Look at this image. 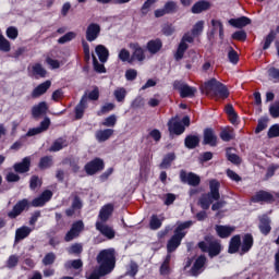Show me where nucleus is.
<instances>
[{"mask_svg":"<svg viewBox=\"0 0 279 279\" xmlns=\"http://www.w3.org/2000/svg\"><path fill=\"white\" fill-rule=\"evenodd\" d=\"M76 36H77V34H75L74 32H69L65 35H63L61 38H59L58 43H59V45H64L65 43H71V40H73Z\"/></svg>","mask_w":279,"mask_h":279,"instance_id":"51","label":"nucleus"},{"mask_svg":"<svg viewBox=\"0 0 279 279\" xmlns=\"http://www.w3.org/2000/svg\"><path fill=\"white\" fill-rule=\"evenodd\" d=\"M274 40H276V32L271 31L265 38L263 46L264 51L271 47V43H274Z\"/></svg>","mask_w":279,"mask_h":279,"instance_id":"49","label":"nucleus"},{"mask_svg":"<svg viewBox=\"0 0 279 279\" xmlns=\"http://www.w3.org/2000/svg\"><path fill=\"white\" fill-rule=\"evenodd\" d=\"M96 230H98V232H100V234H102L107 239H114V229H112V227L108 226L106 222L97 221Z\"/></svg>","mask_w":279,"mask_h":279,"instance_id":"18","label":"nucleus"},{"mask_svg":"<svg viewBox=\"0 0 279 279\" xmlns=\"http://www.w3.org/2000/svg\"><path fill=\"white\" fill-rule=\"evenodd\" d=\"M229 23L233 27H238L239 29H241L243 27H246V25H250L252 23V20L245 16H242L240 19H231Z\"/></svg>","mask_w":279,"mask_h":279,"instance_id":"32","label":"nucleus"},{"mask_svg":"<svg viewBox=\"0 0 279 279\" xmlns=\"http://www.w3.org/2000/svg\"><path fill=\"white\" fill-rule=\"evenodd\" d=\"M173 87L175 88V90H179L183 99L186 97H195V93H197V88L191 87L180 81H175Z\"/></svg>","mask_w":279,"mask_h":279,"instance_id":"9","label":"nucleus"},{"mask_svg":"<svg viewBox=\"0 0 279 279\" xmlns=\"http://www.w3.org/2000/svg\"><path fill=\"white\" fill-rule=\"evenodd\" d=\"M162 221H165V218L160 219L158 215H153L149 221L150 230H160L162 228Z\"/></svg>","mask_w":279,"mask_h":279,"instance_id":"38","label":"nucleus"},{"mask_svg":"<svg viewBox=\"0 0 279 279\" xmlns=\"http://www.w3.org/2000/svg\"><path fill=\"white\" fill-rule=\"evenodd\" d=\"M49 125H51V120L49 118H45L44 121L40 122L39 126L29 129L26 136H36L38 134H43V132H47L49 130Z\"/></svg>","mask_w":279,"mask_h":279,"instance_id":"16","label":"nucleus"},{"mask_svg":"<svg viewBox=\"0 0 279 279\" xmlns=\"http://www.w3.org/2000/svg\"><path fill=\"white\" fill-rule=\"evenodd\" d=\"M279 136V124H274L268 130V138H278Z\"/></svg>","mask_w":279,"mask_h":279,"instance_id":"60","label":"nucleus"},{"mask_svg":"<svg viewBox=\"0 0 279 279\" xmlns=\"http://www.w3.org/2000/svg\"><path fill=\"white\" fill-rule=\"evenodd\" d=\"M56 263V254L53 252H50L45 255L43 258V265L48 266V265H53Z\"/></svg>","mask_w":279,"mask_h":279,"instance_id":"55","label":"nucleus"},{"mask_svg":"<svg viewBox=\"0 0 279 279\" xmlns=\"http://www.w3.org/2000/svg\"><path fill=\"white\" fill-rule=\"evenodd\" d=\"M228 58L232 64H236L239 62V53L235 52L232 47L229 48Z\"/></svg>","mask_w":279,"mask_h":279,"instance_id":"59","label":"nucleus"},{"mask_svg":"<svg viewBox=\"0 0 279 279\" xmlns=\"http://www.w3.org/2000/svg\"><path fill=\"white\" fill-rule=\"evenodd\" d=\"M215 230H216L218 236H220V239H228V236H230V234H232V232H234L235 228L218 225V226H216Z\"/></svg>","mask_w":279,"mask_h":279,"instance_id":"26","label":"nucleus"},{"mask_svg":"<svg viewBox=\"0 0 279 279\" xmlns=\"http://www.w3.org/2000/svg\"><path fill=\"white\" fill-rule=\"evenodd\" d=\"M269 112L272 119H278L279 117V102H275L270 106Z\"/></svg>","mask_w":279,"mask_h":279,"instance_id":"62","label":"nucleus"},{"mask_svg":"<svg viewBox=\"0 0 279 279\" xmlns=\"http://www.w3.org/2000/svg\"><path fill=\"white\" fill-rule=\"evenodd\" d=\"M105 128H114L117 125V116L111 114L102 122Z\"/></svg>","mask_w":279,"mask_h":279,"instance_id":"58","label":"nucleus"},{"mask_svg":"<svg viewBox=\"0 0 279 279\" xmlns=\"http://www.w3.org/2000/svg\"><path fill=\"white\" fill-rule=\"evenodd\" d=\"M96 262L102 271L112 274L114 267H117V251L114 248L100 251L96 257Z\"/></svg>","mask_w":279,"mask_h":279,"instance_id":"3","label":"nucleus"},{"mask_svg":"<svg viewBox=\"0 0 279 279\" xmlns=\"http://www.w3.org/2000/svg\"><path fill=\"white\" fill-rule=\"evenodd\" d=\"M191 226H193V221L191 220L181 222L178 225L177 229L174 230V234L168 241V244H167V250L169 254H171L172 252H175V250L180 247V244L182 243V239L186 236V231L184 230H189Z\"/></svg>","mask_w":279,"mask_h":279,"instance_id":"5","label":"nucleus"},{"mask_svg":"<svg viewBox=\"0 0 279 279\" xmlns=\"http://www.w3.org/2000/svg\"><path fill=\"white\" fill-rule=\"evenodd\" d=\"M29 234H32V228L26 226L19 228L15 231V241H23V239H27Z\"/></svg>","mask_w":279,"mask_h":279,"instance_id":"34","label":"nucleus"},{"mask_svg":"<svg viewBox=\"0 0 279 279\" xmlns=\"http://www.w3.org/2000/svg\"><path fill=\"white\" fill-rule=\"evenodd\" d=\"M113 95L117 101L122 104V101H125V97L128 96V90H125L124 87H119L113 92Z\"/></svg>","mask_w":279,"mask_h":279,"instance_id":"42","label":"nucleus"},{"mask_svg":"<svg viewBox=\"0 0 279 279\" xmlns=\"http://www.w3.org/2000/svg\"><path fill=\"white\" fill-rule=\"evenodd\" d=\"M51 88V81H46L39 84L33 92L32 97L33 99H38V97H43L45 93H47Z\"/></svg>","mask_w":279,"mask_h":279,"instance_id":"21","label":"nucleus"},{"mask_svg":"<svg viewBox=\"0 0 279 279\" xmlns=\"http://www.w3.org/2000/svg\"><path fill=\"white\" fill-rule=\"evenodd\" d=\"M33 73L34 75H37V77H46L47 76V70L43 68V64L36 63L33 65Z\"/></svg>","mask_w":279,"mask_h":279,"instance_id":"44","label":"nucleus"},{"mask_svg":"<svg viewBox=\"0 0 279 279\" xmlns=\"http://www.w3.org/2000/svg\"><path fill=\"white\" fill-rule=\"evenodd\" d=\"M129 47L132 49V62H145V59L147 58L145 56V49H143L138 43H131Z\"/></svg>","mask_w":279,"mask_h":279,"instance_id":"11","label":"nucleus"},{"mask_svg":"<svg viewBox=\"0 0 279 279\" xmlns=\"http://www.w3.org/2000/svg\"><path fill=\"white\" fill-rule=\"evenodd\" d=\"M104 276H108V272L104 271L99 266L93 270L86 272L85 278L87 279H101Z\"/></svg>","mask_w":279,"mask_h":279,"instance_id":"33","label":"nucleus"},{"mask_svg":"<svg viewBox=\"0 0 279 279\" xmlns=\"http://www.w3.org/2000/svg\"><path fill=\"white\" fill-rule=\"evenodd\" d=\"M82 232H84V221L78 220L72 225L70 231H68L64 236V241L69 243L73 241V239H77V236H80V233Z\"/></svg>","mask_w":279,"mask_h":279,"instance_id":"10","label":"nucleus"},{"mask_svg":"<svg viewBox=\"0 0 279 279\" xmlns=\"http://www.w3.org/2000/svg\"><path fill=\"white\" fill-rule=\"evenodd\" d=\"M119 60H121V62H129V64H132V54H130L129 50L123 48L120 50L119 56H118Z\"/></svg>","mask_w":279,"mask_h":279,"instance_id":"45","label":"nucleus"},{"mask_svg":"<svg viewBox=\"0 0 279 279\" xmlns=\"http://www.w3.org/2000/svg\"><path fill=\"white\" fill-rule=\"evenodd\" d=\"M17 265H19V255H10L5 263L7 269H14Z\"/></svg>","mask_w":279,"mask_h":279,"instance_id":"48","label":"nucleus"},{"mask_svg":"<svg viewBox=\"0 0 279 279\" xmlns=\"http://www.w3.org/2000/svg\"><path fill=\"white\" fill-rule=\"evenodd\" d=\"M113 210L114 206H112V204L105 205L99 213V222L106 223V221L110 219V216L112 215Z\"/></svg>","mask_w":279,"mask_h":279,"instance_id":"25","label":"nucleus"},{"mask_svg":"<svg viewBox=\"0 0 279 279\" xmlns=\"http://www.w3.org/2000/svg\"><path fill=\"white\" fill-rule=\"evenodd\" d=\"M99 34H101V26H99V24L92 23L86 29V40H88V43H93L99 38Z\"/></svg>","mask_w":279,"mask_h":279,"instance_id":"13","label":"nucleus"},{"mask_svg":"<svg viewBox=\"0 0 279 279\" xmlns=\"http://www.w3.org/2000/svg\"><path fill=\"white\" fill-rule=\"evenodd\" d=\"M198 247L202 252H207L209 258H215L221 254V242L210 235H206L204 241L198 243Z\"/></svg>","mask_w":279,"mask_h":279,"instance_id":"6","label":"nucleus"},{"mask_svg":"<svg viewBox=\"0 0 279 279\" xmlns=\"http://www.w3.org/2000/svg\"><path fill=\"white\" fill-rule=\"evenodd\" d=\"M194 40L195 38L191 33H185L183 35L175 53V60H182V58H184V53L186 52V49H189V44L186 43H194Z\"/></svg>","mask_w":279,"mask_h":279,"instance_id":"7","label":"nucleus"},{"mask_svg":"<svg viewBox=\"0 0 279 279\" xmlns=\"http://www.w3.org/2000/svg\"><path fill=\"white\" fill-rule=\"evenodd\" d=\"M168 130L170 134H175L177 136H180V134H184V131L186 129L184 128V125H182V122H180L178 118H172L168 122Z\"/></svg>","mask_w":279,"mask_h":279,"instance_id":"15","label":"nucleus"},{"mask_svg":"<svg viewBox=\"0 0 279 279\" xmlns=\"http://www.w3.org/2000/svg\"><path fill=\"white\" fill-rule=\"evenodd\" d=\"M112 134H114V130L112 129L99 130L96 132V138L98 143H106V141H108Z\"/></svg>","mask_w":279,"mask_h":279,"instance_id":"31","label":"nucleus"},{"mask_svg":"<svg viewBox=\"0 0 279 279\" xmlns=\"http://www.w3.org/2000/svg\"><path fill=\"white\" fill-rule=\"evenodd\" d=\"M259 230L262 234H265V236H267V234L271 232V220L269 219V217L263 216L262 218H259Z\"/></svg>","mask_w":279,"mask_h":279,"instance_id":"27","label":"nucleus"},{"mask_svg":"<svg viewBox=\"0 0 279 279\" xmlns=\"http://www.w3.org/2000/svg\"><path fill=\"white\" fill-rule=\"evenodd\" d=\"M96 53H97L100 62H108L109 52H108V48L106 46L98 45L96 47Z\"/></svg>","mask_w":279,"mask_h":279,"instance_id":"36","label":"nucleus"},{"mask_svg":"<svg viewBox=\"0 0 279 279\" xmlns=\"http://www.w3.org/2000/svg\"><path fill=\"white\" fill-rule=\"evenodd\" d=\"M104 160L100 158H95L85 165V171L87 175H95V173L104 171Z\"/></svg>","mask_w":279,"mask_h":279,"instance_id":"12","label":"nucleus"},{"mask_svg":"<svg viewBox=\"0 0 279 279\" xmlns=\"http://www.w3.org/2000/svg\"><path fill=\"white\" fill-rule=\"evenodd\" d=\"M185 147H187V149H195V147H197L199 145V136L197 135H187L185 137Z\"/></svg>","mask_w":279,"mask_h":279,"instance_id":"35","label":"nucleus"},{"mask_svg":"<svg viewBox=\"0 0 279 279\" xmlns=\"http://www.w3.org/2000/svg\"><path fill=\"white\" fill-rule=\"evenodd\" d=\"M274 194L266 192V191H259L254 196H252V202L254 204H258L260 202H275Z\"/></svg>","mask_w":279,"mask_h":279,"instance_id":"22","label":"nucleus"},{"mask_svg":"<svg viewBox=\"0 0 279 279\" xmlns=\"http://www.w3.org/2000/svg\"><path fill=\"white\" fill-rule=\"evenodd\" d=\"M11 49L12 45L10 44V40H8L3 35L0 34V51L8 53Z\"/></svg>","mask_w":279,"mask_h":279,"instance_id":"41","label":"nucleus"},{"mask_svg":"<svg viewBox=\"0 0 279 279\" xmlns=\"http://www.w3.org/2000/svg\"><path fill=\"white\" fill-rule=\"evenodd\" d=\"M32 167V158L25 157L22 162H17L13 166V169L16 173H27Z\"/></svg>","mask_w":279,"mask_h":279,"instance_id":"23","label":"nucleus"},{"mask_svg":"<svg viewBox=\"0 0 279 279\" xmlns=\"http://www.w3.org/2000/svg\"><path fill=\"white\" fill-rule=\"evenodd\" d=\"M229 254H236L238 252H241V235L236 234L231 238L229 242Z\"/></svg>","mask_w":279,"mask_h":279,"instance_id":"24","label":"nucleus"},{"mask_svg":"<svg viewBox=\"0 0 279 279\" xmlns=\"http://www.w3.org/2000/svg\"><path fill=\"white\" fill-rule=\"evenodd\" d=\"M220 138L221 141H225V143H230V141H232L234 138V130L228 128V129H223L220 132Z\"/></svg>","mask_w":279,"mask_h":279,"instance_id":"39","label":"nucleus"},{"mask_svg":"<svg viewBox=\"0 0 279 279\" xmlns=\"http://www.w3.org/2000/svg\"><path fill=\"white\" fill-rule=\"evenodd\" d=\"M43 184V182L40 181V178L33 175L31 178V183H29V187L32 191H36V189H38V186H40Z\"/></svg>","mask_w":279,"mask_h":279,"instance_id":"61","label":"nucleus"},{"mask_svg":"<svg viewBox=\"0 0 279 279\" xmlns=\"http://www.w3.org/2000/svg\"><path fill=\"white\" fill-rule=\"evenodd\" d=\"M175 160V154L170 153L168 154L162 162L160 163V169H169L171 167V162Z\"/></svg>","mask_w":279,"mask_h":279,"instance_id":"43","label":"nucleus"},{"mask_svg":"<svg viewBox=\"0 0 279 279\" xmlns=\"http://www.w3.org/2000/svg\"><path fill=\"white\" fill-rule=\"evenodd\" d=\"M84 251L82 244L76 243L73 244L70 248H69V254H82V252Z\"/></svg>","mask_w":279,"mask_h":279,"instance_id":"63","label":"nucleus"},{"mask_svg":"<svg viewBox=\"0 0 279 279\" xmlns=\"http://www.w3.org/2000/svg\"><path fill=\"white\" fill-rule=\"evenodd\" d=\"M180 180L183 184H189L190 186H199L202 178L193 172H186V170L180 171Z\"/></svg>","mask_w":279,"mask_h":279,"instance_id":"8","label":"nucleus"},{"mask_svg":"<svg viewBox=\"0 0 279 279\" xmlns=\"http://www.w3.org/2000/svg\"><path fill=\"white\" fill-rule=\"evenodd\" d=\"M204 32V21H198L192 28V36H199Z\"/></svg>","mask_w":279,"mask_h":279,"instance_id":"54","label":"nucleus"},{"mask_svg":"<svg viewBox=\"0 0 279 279\" xmlns=\"http://www.w3.org/2000/svg\"><path fill=\"white\" fill-rule=\"evenodd\" d=\"M203 92L211 99L219 101V99H228L230 92L228 87L216 78H211L203 85Z\"/></svg>","mask_w":279,"mask_h":279,"instance_id":"2","label":"nucleus"},{"mask_svg":"<svg viewBox=\"0 0 279 279\" xmlns=\"http://www.w3.org/2000/svg\"><path fill=\"white\" fill-rule=\"evenodd\" d=\"M218 137L213 129L204 130V145H210V147H217Z\"/></svg>","mask_w":279,"mask_h":279,"instance_id":"20","label":"nucleus"},{"mask_svg":"<svg viewBox=\"0 0 279 279\" xmlns=\"http://www.w3.org/2000/svg\"><path fill=\"white\" fill-rule=\"evenodd\" d=\"M163 10L166 11V14H173L178 10V4L173 1H168L163 5Z\"/></svg>","mask_w":279,"mask_h":279,"instance_id":"57","label":"nucleus"},{"mask_svg":"<svg viewBox=\"0 0 279 279\" xmlns=\"http://www.w3.org/2000/svg\"><path fill=\"white\" fill-rule=\"evenodd\" d=\"M254 247V236L252 233H246L242 236L241 241V248H240V254L243 256V254H247L250 250Z\"/></svg>","mask_w":279,"mask_h":279,"instance_id":"14","label":"nucleus"},{"mask_svg":"<svg viewBox=\"0 0 279 279\" xmlns=\"http://www.w3.org/2000/svg\"><path fill=\"white\" fill-rule=\"evenodd\" d=\"M205 265H206V256L204 255L198 256L190 270L191 276H199V274L204 271Z\"/></svg>","mask_w":279,"mask_h":279,"instance_id":"17","label":"nucleus"},{"mask_svg":"<svg viewBox=\"0 0 279 279\" xmlns=\"http://www.w3.org/2000/svg\"><path fill=\"white\" fill-rule=\"evenodd\" d=\"M53 165V158L51 156L43 157L39 161V169H49V167H52Z\"/></svg>","mask_w":279,"mask_h":279,"instance_id":"47","label":"nucleus"},{"mask_svg":"<svg viewBox=\"0 0 279 279\" xmlns=\"http://www.w3.org/2000/svg\"><path fill=\"white\" fill-rule=\"evenodd\" d=\"M227 159L233 165H241V157L236 154H231L230 148L227 149Z\"/></svg>","mask_w":279,"mask_h":279,"instance_id":"56","label":"nucleus"},{"mask_svg":"<svg viewBox=\"0 0 279 279\" xmlns=\"http://www.w3.org/2000/svg\"><path fill=\"white\" fill-rule=\"evenodd\" d=\"M53 197V192L46 190L41 193V195L37 198H34L32 203L27 198H23L22 201H19L11 211L8 213L9 219H16V217H20V215H23L24 210H29V206H34L35 208H38L43 206L44 204H47L49 199Z\"/></svg>","mask_w":279,"mask_h":279,"instance_id":"1","label":"nucleus"},{"mask_svg":"<svg viewBox=\"0 0 279 279\" xmlns=\"http://www.w3.org/2000/svg\"><path fill=\"white\" fill-rule=\"evenodd\" d=\"M146 49L151 56H155V53H158V51L162 49V41L160 39L149 40L146 45Z\"/></svg>","mask_w":279,"mask_h":279,"instance_id":"28","label":"nucleus"},{"mask_svg":"<svg viewBox=\"0 0 279 279\" xmlns=\"http://www.w3.org/2000/svg\"><path fill=\"white\" fill-rule=\"evenodd\" d=\"M211 4L210 2L206 1V0H202L196 2L193 7H192V12L193 14H201V12H206V10H210Z\"/></svg>","mask_w":279,"mask_h":279,"instance_id":"29","label":"nucleus"},{"mask_svg":"<svg viewBox=\"0 0 279 279\" xmlns=\"http://www.w3.org/2000/svg\"><path fill=\"white\" fill-rule=\"evenodd\" d=\"M219 189H221V183L217 179L209 181V192L203 194L198 199V204L203 210H208L213 202H219L221 199Z\"/></svg>","mask_w":279,"mask_h":279,"instance_id":"4","label":"nucleus"},{"mask_svg":"<svg viewBox=\"0 0 279 279\" xmlns=\"http://www.w3.org/2000/svg\"><path fill=\"white\" fill-rule=\"evenodd\" d=\"M268 75L271 80H275V82H279V69L270 68L268 70Z\"/></svg>","mask_w":279,"mask_h":279,"instance_id":"64","label":"nucleus"},{"mask_svg":"<svg viewBox=\"0 0 279 279\" xmlns=\"http://www.w3.org/2000/svg\"><path fill=\"white\" fill-rule=\"evenodd\" d=\"M117 106L112 102L105 104L101 109L98 111V117H101L102 114H108V112H112Z\"/></svg>","mask_w":279,"mask_h":279,"instance_id":"50","label":"nucleus"},{"mask_svg":"<svg viewBox=\"0 0 279 279\" xmlns=\"http://www.w3.org/2000/svg\"><path fill=\"white\" fill-rule=\"evenodd\" d=\"M7 36L10 40H16L19 38V28L10 26L7 28Z\"/></svg>","mask_w":279,"mask_h":279,"instance_id":"53","label":"nucleus"},{"mask_svg":"<svg viewBox=\"0 0 279 279\" xmlns=\"http://www.w3.org/2000/svg\"><path fill=\"white\" fill-rule=\"evenodd\" d=\"M158 0H146L144 4L141 8V12L143 16H146V14H149V10L154 3H157Z\"/></svg>","mask_w":279,"mask_h":279,"instance_id":"52","label":"nucleus"},{"mask_svg":"<svg viewBox=\"0 0 279 279\" xmlns=\"http://www.w3.org/2000/svg\"><path fill=\"white\" fill-rule=\"evenodd\" d=\"M65 269H82L84 267V263L82 259H73V260H68L64 264Z\"/></svg>","mask_w":279,"mask_h":279,"instance_id":"40","label":"nucleus"},{"mask_svg":"<svg viewBox=\"0 0 279 279\" xmlns=\"http://www.w3.org/2000/svg\"><path fill=\"white\" fill-rule=\"evenodd\" d=\"M64 147H69V142H66V140L60 137L53 142L49 151H60V149H64Z\"/></svg>","mask_w":279,"mask_h":279,"instance_id":"37","label":"nucleus"},{"mask_svg":"<svg viewBox=\"0 0 279 279\" xmlns=\"http://www.w3.org/2000/svg\"><path fill=\"white\" fill-rule=\"evenodd\" d=\"M47 110H49V106L45 101H41L38 105L33 106V119H40V117H45V114H47Z\"/></svg>","mask_w":279,"mask_h":279,"instance_id":"19","label":"nucleus"},{"mask_svg":"<svg viewBox=\"0 0 279 279\" xmlns=\"http://www.w3.org/2000/svg\"><path fill=\"white\" fill-rule=\"evenodd\" d=\"M169 263H171V254H168L166 256V259L163 260V263L160 267V274L162 276H167V275H169V271H171V269L169 268Z\"/></svg>","mask_w":279,"mask_h":279,"instance_id":"46","label":"nucleus"},{"mask_svg":"<svg viewBox=\"0 0 279 279\" xmlns=\"http://www.w3.org/2000/svg\"><path fill=\"white\" fill-rule=\"evenodd\" d=\"M87 105H88V96L84 95L80 104L75 108L76 119H82V117H84V110H86Z\"/></svg>","mask_w":279,"mask_h":279,"instance_id":"30","label":"nucleus"}]
</instances>
